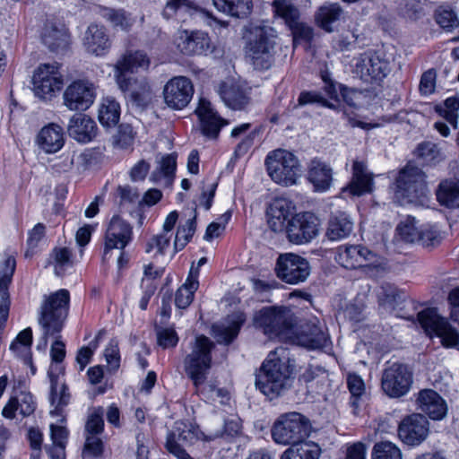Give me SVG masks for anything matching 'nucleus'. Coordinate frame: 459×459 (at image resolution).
<instances>
[{"label":"nucleus","mask_w":459,"mask_h":459,"mask_svg":"<svg viewBox=\"0 0 459 459\" xmlns=\"http://www.w3.org/2000/svg\"><path fill=\"white\" fill-rule=\"evenodd\" d=\"M214 343L204 335H198L190 343V351L184 359V369L187 377L192 381L196 393L207 398L222 394V390L213 384L207 383L212 368V351Z\"/></svg>","instance_id":"1"},{"label":"nucleus","mask_w":459,"mask_h":459,"mask_svg":"<svg viewBox=\"0 0 459 459\" xmlns=\"http://www.w3.org/2000/svg\"><path fill=\"white\" fill-rule=\"evenodd\" d=\"M283 349L271 351L255 376L256 388L270 400L275 399L288 390L291 384L289 359H281Z\"/></svg>","instance_id":"2"},{"label":"nucleus","mask_w":459,"mask_h":459,"mask_svg":"<svg viewBox=\"0 0 459 459\" xmlns=\"http://www.w3.org/2000/svg\"><path fill=\"white\" fill-rule=\"evenodd\" d=\"M70 295L66 290H60L49 295L41 305L39 324L43 333L37 345L38 350L45 351L49 336L55 337L63 329L67 316Z\"/></svg>","instance_id":"3"},{"label":"nucleus","mask_w":459,"mask_h":459,"mask_svg":"<svg viewBox=\"0 0 459 459\" xmlns=\"http://www.w3.org/2000/svg\"><path fill=\"white\" fill-rule=\"evenodd\" d=\"M337 263L350 270L361 269L375 278L385 271V259L362 245H344L338 247Z\"/></svg>","instance_id":"4"},{"label":"nucleus","mask_w":459,"mask_h":459,"mask_svg":"<svg viewBox=\"0 0 459 459\" xmlns=\"http://www.w3.org/2000/svg\"><path fill=\"white\" fill-rule=\"evenodd\" d=\"M277 32L269 25H257L250 30L247 56L256 70H267L274 63Z\"/></svg>","instance_id":"5"},{"label":"nucleus","mask_w":459,"mask_h":459,"mask_svg":"<svg viewBox=\"0 0 459 459\" xmlns=\"http://www.w3.org/2000/svg\"><path fill=\"white\" fill-rule=\"evenodd\" d=\"M264 163L272 180L284 186L297 184L302 175L299 159L287 150L277 149L270 152Z\"/></svg>","instance_id":"6"},{"label":"nucleus","mask_w":459,"mask_h":459,"mask_svg":"<svg viewBox=\"0 0 459 459\" xmlns=\"http://www.w3.org/2000/svg\"><path fill=\"white\" fill-rule=\"evenodd\" d=\"M427 193L425 173L418 167L408 164L396 178L394 199L402 205L418 202Z\"/></svg>","instance_id":"7"},{"label":"nucleus","mask_w":459,"mask_h":459,"mask_svg":"<svg viewBox=\"0 0 459 459\" xmlns=\"http://www.w3.org/2000/svg\"><path fill=\"white\" fill-rule=\"evenodd\" d=\"M254 325L269 338H286L293 324L292 314L285 307H265L254 315Z\"/></svg>","instance_id":"8"},{"label":"nucleus","mask_w":459,"mask_h":459,"mask_svg":"<svg viewBox=\"0 0 459 459\" xmlns=\"http://www.w3.org/2000/svg\"><path fill=\"white\" fill-rule=\"evenodd\" d=\"M309 420L299 412L281 414L272 429L273 440L281 445H290L304 440L309 435Z\"/></svg>","instance_id":"9"},{"label":"nucleus","mask_w":459,"mask_h":459,"mask_svg":"<svg viewBox=\"0 0 459 459\" xmlns=\"http://www.w3.org/2000/svg\"><path fill=\"white\" fill-rule=\"evenodd\" d=\"M64 76L56 62L39 65L32 76V90L41 100H50L62 90Z\"/></svg>","instance_id":"10"},{"label":"nucleus","mask_w":459,"mask_h":459,"mask_svg":"<svg viewBox=\"0 0 459 459\" xmlns=\"http://www.w3.org/2000/svg\"><path fill=\"white\" fill-rule=\"evenodd\" d=\"M421 327L429 334L435 333L446 348H455L459 344V333L446 318L439 316L435 308H427L418 314Z\"/></svg>","instance_id":"11"},{"label":"nucleus","mask_w":459,"mask_h":459,"mask_svg":"<svg viewBox=\"0 0 459 459\" xmlns=\"http://www.w3.org/2000/svg\"><path fill=\"white\" fill-rule=\"evenodd\" d=\"M413 382L411 368L403 363H393L385 368L381 377V387L391 398H400L407 394Z\"/></svg>","instance_id":"12"},{"label":"nucleus","mask_w":459,"mask_h":459,"mask_svg":"<svg viewBox=\"0 0 459 459\" xmlns=\"http://www.w3.org/2000/svg\"><path fill=\"white\" fill-rule=\"evenodd\" d=\"M321 222L313 212H303L293 215L287 223L286 235L290 242L297 245L307 244L320 232Z\"/></svg>","instance_id":"13"},{"label":"nucleus","mask_w":459,"mask_h":459,"mask_svg":"<svg viewBox=\"0 0 459 459\" xmlns=\"http://www.w3.org/2000/svg\"><path fill=\"white\" fill-rule=\"evenodd\" d=\"M272 6L275 15L282 19L291 30L294 41L298 39L306 41L312 39V28L302 21L299 10L290 0H274Z\"/></svg>","instance_id":"14"},{"label":"nucleus","mask_w":459,"mask_h":459,"mask_svg":"<svg viewBox=\"0 0 459 459\" xmlns=\"http://www.w3.org/2000/svg\"><path fill=\"white\" fill-rule=\"evenodd\" d=\"M202 435L197 426L189 421L178 420L175 422L172 431L168 435L165 446L178 459H195L178 444V441L183 445H193L201 438Z\"/></svg>","instance_id":"15"},{"label":"nucleus","mask_w":459,"mask_h":459,"mask_svg":"<svg viewBox=\"0 0 459 459\" xmlns=\"http://www.w3.org/2000/svg\"><path fill=\"white\" fill-rule=\"evenodd\" d=\"M276 275L289 284H298L305 281L310 274V266L307 259L292 254L279 255L275 265Z\"/></svg>","instance_id":"16"},{"label":"nucleus","mask_w":459,"mask_h":459,"mask_svg":"<svg viewBox=\"0 0 459 459\" xmlns=\"http://www.w3.org/2000/svg\"><path fill=\"white\" fill-rule=\"evenodd\" d=\"M133 228L119 216L110 220L105 234L103 261H108L114 249L123 250L132 241Z\"/></svg>","instance_id":"17"},{"label":"nucleus","mask_w":459,"mask_h":459,"mask_svg":"<svg viewBox=\"0 0 459 459\" xmlns=\"http://www.w3.org/2000/svg\"><path fill=\"white\" fill-rule=\"evenodd\" d=\"M96 87L88 80H75L64 91V105L70 110H86L94 102Z\"/></svg>","instance_id":"18"},{"label":"nucleus","mask_w":459,"mask_h":459,"mask_svg":"<svg viewBox=\"0 0 459 459\" xmlns=\"http://www.w3.org/2000/svg\"><path fill=\"white\" fill-rule=\"evenodd\" d=\"M126 98L135 107L145 108L152 100L153 91L146 77H121L116 80Z\"/></svg>","instance_id":"19"},{"label":"nucleus","mask_w":459,"mask_h":459,"mask_svg":"<svg viewBox=\"0 0 459 459\" xmlns=\"http://www.w3.org/2000/svg\"><path fill=\"white\" fill-rule=\"evenodd\" d=\"M389 72V62L377 54L365 53L356 59L354 74L366 82L381 80Z\"/></svg>","instance_id":"20"},{"label":"nucleus","mask_w":459,"mask_h":459,"mask_svg":"<svg viewBox=\"0 0 459 459\" xmlns=\"http://www.w3.org/2000/svg\"><path fill=\"white\" fill-rule=\"evenodd\" d=\"M194 94L191 81L185 76H176L164 86L163 97L167 106L172 109H182L190 102Z\"/></svg>","instance_id":"21"},{"label":"nucleus","mask_w":459,"mask_h":459,"mask_svg":"<svg viewBox=\"0 0 459 459\" xmlns=\"http://www.w3.org/2000/svg\"><path fill=\"white\" fill-rule=\"evenodd\" d=\"M429 422L420 413H413L405 417L398 427L400 439L409 446H418L428 437Z\"/></svg>","instance_id":"22"},{"label":"nucleus","mask_w":459,"mask_h":459,"mask_svg":"<svg viewBox=\"0 0 459 459\" xmlns=\"http://www.w3.org/2000/svg\"><path fill=\"white\" fill-rule=\"evenodd\" d=\"M178 50L186 56L206 55L212 51L211 39L203 31L182 30L176 39Z\"/></svg>","instance_id":"23"},{"label":"nucleus","mask_w":459,"mask_h":459,"mask_svg":"<svg viewBox=\"0 0 459 459\" xmlns=\"http://www.w3.org/2000/svg\"><path fill=\"white\" fill-rule=\"evenodd\" d=\"M327 342L328 335L316 318L302 325L293 336V342L311 350L321 349Z\"/></svg>","instance_id":"24"},{"label":"nucleus","mask_w":459,"mask_h":459,"mask_svg":"<svg viewBox=\"0 0 459 459\" xmlns=\"http://www.w3.org/2000/svg\"><path fill=\"white\" fill-rule=\"evenodd\" d=\"M42 43L53 52L65 50L71 43V36L66 26L57 21L48 20L40 34Z\"/></svg>","instance_id":"25"},{"label":"nucleus","mask_w":459,"mask_h":459,"mask_svg":"<svg viewBox=\"0 0 459 459\" xmlns=\"http://www.w3.org/2000/svg\"><path fill=\"white\" fill-rule=\"evenodd\" d=\"M15 266L16 261L13 256H8L0 264V333L4 329L8 318L10 308L8 288L12 282Z\"/></svg>","instance_id":"26"},{"label":"nucleus","mask_w":459,"mask_h":459,"mask_svg":"<svg viewBox=\"0 0 459 459\" xmlns=\"http://www.w3.org/2000/svg\"><path fill=\"white\" fill-rule=\"evenodd\" d=\"M151 60L143 50H127L114 65L115 79L129 77L127 73H135L140 69L147 70Z\"/></svg>","instance_id":"27"},{"label":"nucleus","mask_w":459,"mask_h":459,"mask_svg":"<svg viewBox=\"0 0 459 459\" xmlns=\"http://www.w3.org/2000/svg\"><path fill=\"white\" fill-rule=\"evenodd\" d=\"M82 44L88 53L103 56L109 50L111 40L104 26L92 23L84 32Z\"/></svg>","instance_id":"28"},{"label":"nucleus","mask_w":459,"mask_h":459,"mask_svg":"<svg viewBox=\"0 0 459 459\" xmlns=\"http://www.w3.org/2000/svg\"><path fill=\"white\" fill-rule=\"evenodd\" d=\"M195 114L200 120L203 134L208 137L216 138L221 128L227 124L212 109L211 102L204 99L200 100Z\"/></svg>","instance_id":"29"},{"label":"nucleus","mask_w":459,"mask_h":459,"mask_svg":"<svg viewBox=\"0 0 459 459\" xmlns=\"http://www.w3.org/2000/svg\"><path fill=\"white\" fill-rule=\"evenodd\" d=\"M416 401L419 409L432 420H442L446 415V403L432 389L420 391Z\"/></svg>","instance_id":"30"},{"label":"nucleus","mask_w":459,"mask_h":459,"mask_svg":"<svg viewBox=\"0 0 459 459\" xmlns=\"http://www.w3.org/2000/svg\"><path fill=\"white\" fill-rule=\"evenodd\" d=\"M373 176L368 172L363 161L355 160L352 165V178L350 184L342 189L351 195H362L373 191Z\"/></svg>","instance_id":"31"},{"label":"nucleus","mask_w":459,"mask_h":459,"mask_svg":"<svg viewBox=\"0 0 459 459\" xmlns=\"http://www.w3.org/2000/svg\"><path fill=\"white\" fill-rule=\"evenodd\" d=\"M378 304L382 310L387 313L395 312L397 316H404L401 314L406 295L396 286L390 283L381 285L377 294Z\"/></svg>","instance_id":"32"},{"label":"nucleus","mask_w":459,"mask_h":459,"mask_svg":"<svg viewBox=\"0 0 459 459\" xmlns=\"http://www.w3.org/2000/svg\"><path fill=\"white\" fill-rule=\"evenodd\" d=\"M218 94L224 104L234 110H242L250 102L249 93L238 84L222 82L218 88Z\"/></svg>","instance_id":"33"},{"label":"nucleus","mask_w":459,"mask_h":459,"mask_svg":"<svg viewBox=\"0 0 459 459\" xmlns=\"http://www.w3.org/2000/svg\"><path fill=\"white\" fill-rule=\"evenodd\" d=\"M96 123L84 114L74 115L67 126L69 135L79 143H88L96 135Z\"/></svg>","instance_id":"34"},{"label":"nucleus","mask_w":459,"mask_h":459,"mask_svg":"<svg viewBox=\"0 0 459 459\" xmlns=\"http://www.w3.org/2000/svg\"><path fill=\"white\" fill-rule=\"evenodd\" d=\"M50 379V403L53 409L50 411L52 416H62L64 408L70 402V394L67 392V386L61 382L57 375H54L53 367L48 372Z\"/></svg>","instance_id":"35"},{"label":"nucleus","mask_w":459,"mask_h":459,"mask_svg":"<svg viewBox=\"0 0 459 459\" xmlns=\"http://www.w3.org/2000/svg\"><path fill=\"white\" fill-rule=\"evenodd\" d=\"M307 178L318 191H325L331 186L333 170L325 162L314 159L308 166Z\"/></svg>","instance_id":"36"},{"label":"nucleus","mask_w":459,"mask_h":459,"mask_svg":"<svg viewBox=\"0 0 459 459\" xmlns=\"http://www.w3.org/2000/svg\"><path fill=\"white\" fill-rule=\"evenodd\" d=\"M37 141L46 152H56L64 145L63 129L58 125L49 124L40 130Z\"/></svg>","instance_id":"37"},{"label":"nucleus","mask_w":459,"mask_h":459,"mask_svg":"<svg viewBox=\"0 0 459 459\" xmlns=\"http://www.w3.org/2000/svg\"><path fill=\"white\" fill-rule=\"evenodd\" d=\"M353 222L345 212L333 214L327 224L325 236L329 240H342L351 235Z\"/></svg>","instance_id":"38"},{"label":"nucleus","mask_w":459,"mask_h":459,"mask_svg":"<svg viewBox=\"0 0 459 459\" xmlns=\"http://www.w3.org/2000/svg\"><path fill=\"white\" fill-rule=\"evenodd\" d=\"M436 195L440 205L449 209L459 208V181L452 178L442 180Z\"/></svg>","instance_id":"39"},{"label":"nucleus","mask_w":459,"mask_h":459,"mask_svg":"<svg viewBox=\"0 0 459 459\" xmlns=\"http://www.w3.org/2000/svg\"><path fill=\"white\" fill-rule=\"evenodd\" d=\"M343 17V10L338 4H328L321 6L315 16L317 25L326 32L334 30L335 23Z\"/></svg>","instance_id":"40"},{"label":"nucleus","mask_w":459,"mask_h":459,"mask_svg":"<svg viewBox=\"0 0 459 459\" xmlns=\"http://www.w3.org/2000/svg\"><path fill=\"white\" fill-rule=\"evenodd\" d=\"M290 445L281 459H319L321 455L320 446L313 441L301 440Z\"/></svg>","instance_id":"41"},{"label":"nucleus","mask_w":459,"mask_h":459,"mask_svg":"<svg viewBox=\"0 0 459 459\" xmlns=\"http://www.w3.org/2000/svg\"><path fill=\"white\" fill-rule=\"evenodd\" d=\"M244 320L242 315H237L226 323L214 325L212 326L214 338L220 343H230L238 334Z\"/></svg>","instance_id":"42"},{"label":"nucleus","mask_w":459,"mask_h":459,"mask_svg":"<svg viewBox=\"0 0 459 459\" xmlns=\"http://www.w3.org/2000/svg\"><path fill=\"white\" fill-rule=\"evenodd\" d=\"M216 9L237 18L247 17L252 9L251 0H213Z\"/></svg>","instance_id":"43"},{"label":"nucleus","mask_w":459,"mask_h":459,"mask_svg":"<svg viewBox=\"0 0 459 459\" xmlns=\"http://www.w3.org/2000/svg\"><path fill=\"white\" fill-rule=\"evenodd\" d=\"M99 120L106 127L116 126L120 117V105L113 97H105L102 99L99 108Z\"/></svg>","instance_id":"44"},{"label":"nucleus","mask_w":459,"mask_h":459,"mask_svg":"<svg viewBox=\"0 0 459 459\" xmlns=\"http://www.w3.org/2000/svg\"><path fill=\"white\" fill-rule=\"evenodd\" d=\"M347 386L351 393V405L353 413L358 414L360 402L367 396L366 386L363 379L357 374H349L347 377Z\"/></svg>","instance_id":"45"},{"label":"nucleus","mask_w":459,"mask_h":459,"mask_svg":"<svg viewBox=\"0 0 459 459\" xmlns=\"http://www.w3.org/2000/svg\"><path fill=\"white\" fill-rule=\"evenodd\" d=\"M198 284L197 276L190 273L186 282L176 292L175 304L178 308H186L191 304Z\"/></svg>","instance_id":"46"},{"label":"nucleus","mask_w":459,"mask_h":459,"mask_svg":"<svg viewBox=\"0 0 459 459\" xmlns=\"http://www.w3.org/2000/svg\"><path fill=\"white\" fill-rule=\"evenodd\" d=\"M415 156L424 164L435 165L444 160V156L437 145L431 142L420 143L415 152Z\"/></svg>","instance_id":"47"},{"label":"nucleus","mask_w":459,"mask_h":459,"mask_svg":"<svg viewBox=\"0 0 459 459\" xmlns=\"http://www.w3.org/2000/svg\"><path fill=\"white\" fill-rule=\"evenodd\" d=\"M196 214L189 218L184 225L178 228L174 240V250L178 252L182 250L190 241L196 230Z\"/></svg>","instance_id":"48"},{"label":"nucleus","mask_w":459,"mask_h":459,"mask_svg":"<svg viewBox=\"0 0 459 459\" xmlns=\"http://www.w3.org/2000/svg\"><path fill=\"white\" fill-rule=\"evenodd\" d=\"M176 166V158L173 155L164 157L160 167L152 173L151 180L156 183L161 177H164L166 184L170 185L175 175Z\"/></svg>","instance_id":"49"},{"label":"nucleus","mask_w":459,"mask_h":459,"mask_svg":"<svg viewBox=\"0 0 459 459\" xmlns=\"http://www.w3.org/2000/svg\"><path fill=\"white\" fill-rule=\"evenodd\" d=\"M401 449L390 441H381L374 445L372 459H402Z\"/></svg>","instance_id":"50"},{"label":"nucleus","mask_w":459,"mask_h":459,"mask_svg":"<svg viewBox=\"0 0 459 459\" xmlns=\"http://www.w3.org/2000/svg\"><path fill=\"white\" fill-rule=\"evenodd\" d=\"M104 17L114 28L125 31L129 30L134 23V19L124 10L108 9L105 12Z\"/></svg>","instance_id":"51"},{"label":"nucleus","mask_w":459,"mask_h":459,"mask_svg":"<svg viewBox=\"0 0 459 459\" xmlns=\"http://www.w3.org/2000/svg\"><path fill=\"white\" fill-rule=\"evenodd\" d=\"M295 209L293 203L283 197L274 198L269 204L266 215L267 216H279L281 219L290 220V215Z\"/></svg>","instance_id":"52"},{"label":"nucleus","mask_w":459,"mask_h":459,"mask_svg":"<svg viewBox=\"0 0 459 459\" xmlns=\"http://www.w3.org/2000/svg\"><path fill=\"white\" fill-rule=\"evenodd\" d=\"M442 235L436 225H423L420 229L418 242L426 247H434L440 244Z\"/></svg>","instance_id":"53"},{"label":"nucleus","mask_w":459,"mask_h":459,"mask_svg":"<svg viewBox=\"0 0 459 459\" xmlns=\"http://www.w3.org/2000/svg\"><path fill=\"white\" fill-rule=\"evenodd\" d=\"M51 257L54 260L56 275H62L64 271L73 264L72 253L67 247H56Z\"/></svg>","instance_id":"54"},{"label":"nucleus","mask_w":459,"mask_h":459,"mask_svg":"<svg viewBox=\"0 0 459 459\" xmlns=\"http://www.w3.org/2000/svg\"><path fill=\"white\" fill-rule=\"evenodd\" d=\"M134 133L133 127L128 124L118 126L117 132L113 136V143L120 149H126L134 143Z\"/></svg>","instance_id":"55"},{"label":"nucleus","mask_w":459,"mask_h":459,"mask_svg":"<svg viewBox=\"0 0 459 459\" xmlns=\"http://www.w3.org/2000/svg\"><path fill=\"white\" fill-rule=\"evenodd\" d=\"M104 429L103 409L96 408L88 416L85 424V435H100Z\"/></svg>","instance_id":"56"},{"label":"nucleus","mask_w":459,"mask_h":459,"mask_svg":"<svg viewBox=\"0 0 459 459\" xmlns=\"http://www.w3.org/2000/svg\"><path fill=\"white\" fill-rule=\"evenodd\" d=\"M172 236L173 233L168 234L163 231L154 235L147 243L146 252L151 253L153 249H156L157 254L164 255L166 249L170 245Z\"/></svg>","instance_id":"57"},{"label":"nucleus","mask_w":459,"mask_h":459,"mask_svg":"<svg viewBox=\"0 0 459 459\" xmlns=\"http://www.w3.org/2000/svg\"><path fill=\"white\" fill-rule=\"evenodd\" d=\"M445 108L440 109V114L454 127L457 128V119L459 110V98L451 97L445 100Z\"/></svg>","instance_id":"58"},{"label":"nucleus","mask_w":459,"mask_h":459,"mask_svg":"<svg viewBox=\"0 0 459 459\" xmlns=\"http://www.w3.org/2000/svg\"><path fill=\"white\" fill-rule=\"evenodd\" d=\"M156 335L158 344L163 349L173 348L178 342V336L172 327H159Z\"/></svg>","instance_id":"59"},{"label":"nucleus","mask_w":459,"mask_h":459,"mask_svg":"<svg viewBox=\"0 0 459 459\" xmlns=\"http://www.w3.org/2000/svg\"><path fill=\"white\" fill-rule=\"evenodd\" d=\"M230 217L231 212L228 211L218 219V221H213L209 224L205 231L204 238L211 240L214 238H218L224 231Z\"/></svg>","instance_id":"60"},{"label":"nucleus","mask_w":459,"mask_h":459,"mask_svg":"<svg viewBox=\"0 0 459 459\" xmlns=\"http://www.w3.org/2000/svg\"><path fill=\"white\" fill-rule=\"evenodd\" d=\"M103 443L99 435H85L82 456H99L102 454Z\"/></svg>","instance_id":"61"},{"label":"nucleus","mask_w":459,"mask_h":459,"mask_svg":"<svg viewBox=\"0 0 459 459\" xmlns=\"http://www.w3.org/2000/svg\"><path fill=\"white\" fill-rule=\"evenodd\" d=\"M102 331H100L95 339L91 342L87 347H82L78 351L76 361L80 365V370H83L87 364L90 362L93 354V351L98 347L99 341L101 337Z\"/></svg>","instance_id":"62"},{"label":"nucleus","mask_w":459,"mask_h":459,"mask_svg":"<svg viewBox=\"0 0 459 459\" xmlns=\"http://www.w3.org/2000/svg\"><path fill=\"white\" fill-rule=\"evenodd\" d=\"M436 22L443 28L451 30L458 25L455 13L451 10L439 8L436 11Z\"/></svg>","instance_id":"63"},{"label":"nucleus","mask_w":459,"mask_h":459,"mask_svg":"<svg viewBox=\"0 0 459 459\" xmlns=\"http://www.w3.org/2000/svg\"><path fill=\"white\" fill-rule=\"evenodd\" d=\"M32 343V331L30 327L25 328L19 333L15 340L11 343L10 350L16 355H19L21 347L29 348Z\"/></svg>","instance_id":"64"}]
</instances>
